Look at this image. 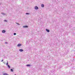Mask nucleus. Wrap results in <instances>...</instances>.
<instances>
[{"mask_svg":"<svg viewBox=\"0 0 75 75\" xmlns=\"http://www.w3.org/2000/svg\"><path fill=\"white\" fill-rule=\"evenodd\" d=\"M2 32L3 33H6V30H3Z\"/></svg>","mask_w":75,"mask_h":75,"instance_id":"2","label":"nucleus"},{"mask_svg":"<svg viewBox=\"0 0 75 75\" xmlns=\"http://www.w3.org/2000/svg\"><path fill=\"white\" fill-rule=\"evenodd\" d=\"M23 28H27L28 27V26H23Z\"/></svg>","mask_w":75,"mask_h":75,"instance_id":"5","label":"nucleus"},{"mask_svg":"<svg viewBox=\"0 0 75 75\" xmlns=\"http://www.w3.org/2000/svg\"><path fill=\"white\" fill-rule=\"evenodd\" d=\"M41 6L42 7H44V5L43 4H42L41 5Z\"/></svg>","mask_w":75,"mask_h":75,"instance_id":"6","label":"nucleus"},{"mask_svg":"<svg viewBox=\"0 0 75 75\" xmlns=\"http://www.w3.org/2000/svg\"><path fill=\"white\" fill-rule=\"evenodd\" d=\"M8 68H10V66H9V65H8Z\"/></svg>","mask_w":75,"mask_h":75,"instance_id":"12","label":"nucleus"},{"mask_svg":"<svg viewBox=\"0 0 75 75\" xmlns=\"http://www.w3.org/2000/svg\"><path fill=\"white\" fill-rule=\"evenodd\" d=\"M19 51L20 52H22V51H23V49H20Z\"/></svg>","mask_w":75,"mask_h":75,"instance_id":"3","label":"nucleus"},{"mask_svg":"<svg viewBox=\"0 0 75 75\" xmlns=\"http://www.w3.org/2000/svg\"><path fill=\"white\" fill-rule=\"evenodd\" d=\"M4 21H6V22H7V20H4Z\"/></svg>","mask_w":75,"mask_h":75,"instance_id":"16","label":"nucleus"},{"mask_svg":"<svg viewBox=\"0 0 75 75\" xmlns=\"http://www.w3.org/2000/svg\"><path fill=\"white\" fill-rule=\"evenodd\" d=\"M26 14H29V13H26Z\"/></svg>","mask_w":75,"mask_h":75,"instance_id":"15","label":"nucleus"},{"mask_svg":"<svg viewBox=\"0 0 75 75\" xmlns=\"http://www.w3.org/2000/svg\"><path fill=\"white\" fill-rule=\"evenodd\" d=\"M3 75H8V74L6 73H5L3 74Z\"/></svg>","mask_w":75,"mask_h":75,"instance_id":"8","label":"nucleus"},{"mask_svg":"<svg viewBox=\"0 0 75 75\" xmlns=\"http://www.w3.org/2000/svg\"><path fill=\"white\" fill-rule=\"evenodd\" d=\"M17 24H18V25H20V24H19V23H17Z\"/></svg>","mask_w":75,"mask_h":75,"instance_id":"17","label":"nucleus"},{"mask_svg":"<svg viewBox=\"0 0 75 75\" xmlns=\"http://www.w3.org/2000/svg\"><path fill=\"white\" fill-rule=\"evenodd\" d=\"M27 67H30V65H28V64H27L26 65Z\"/></svg>","mask_w":75,"mask_h":75,"instance_id":"9","label":"nucleus"},{"mask_svg":"<svg viewBox=\"0 0 75 75\" xmlns=\"http://www.w3.org/2000/svg\"><path fill=\"white\" fill-rule=\"evenodd\" d=\"M46 30L47 31V32H50V30H48L47 29H46Z\"/></svg>","mask_w":75,"mask_h":75,"instance_id":"7","label":"nucleus"},{"mask_svg":"<svg viewBox=\"0 0 75 75\" xmlns=\"http://www.w3.org/2000/svg\"><path fill=\"white\" fill-rule=\"evenodd\" d=\"M21 44H18L17 45L18 47H20V46H21Z\"/></svg>","mask_w":75,"mask_h":75,"instance_id":"4","label":"nucleus"},{"mask_svg":"<svg viewBox=\"0 0 75 75\" xmlns=\"http://www.w3.org/2000/svg\"><path fill=\"white\" fill-rule=\"evenodd\" d=\"M35 10H37L38 9V7L37 6H35Z\"/></svg>","mask_w":75,"mask_h":75,"instance_id":"1","label":"nucleus"},{"mask_svg":"<svg viewBox=\"0 0 75 75\" xmlns=\"http://www.w3.org/2000/svg\"><path fill=\"white\" fill-rule=\"evenodd\" d=\"M11 71L12 72H13V69H11Z\"/></svg>","mask_w":75,"mask_h":75,"instance_id":"10","label":"nucleus"},{"mask_svg":"<svg viewBox=\"0 0 75 75\" xmlns=\"http://www.w3.org/2000/svg\"><path fill=\"white\" fill-rule=\"evenodd\" d=\"M15 75H16V74H15Z\"/></svg>","mask_w":75,"mask_h":75,"instance_id":"19","label":"nucleus"},{"mask_svg":"<svg viewBox=\"0 0 75 75\" xmlns=\"http://www.w3.org/2000/svg\"><path fill=\"white\" fill-rule=\"evenodd\" d=\"M1 61V62H3V60H2Z\"/></svg>","mask_w":75,"mask_h":75,"instance_id":"18","label":"nucleus"},{"mask_svg":"<svg viewBox=\"0 0 75 75\" xmlns=\"http://www.w3.org/2000/svg\"><path fill=\"white\" fill-rule=\"evenodd\" d=\"M6 65H7L8 66V62H7L6 64Z\"/></svg>","mask_w":75,"mask_h":75,"instance_id":"13","label":"nucleus"},{"mask_svg":"<svg viewBox=\"0 0 75 75\" xmlns=\"http://www.w3.org/2000/svg\"><path fill=\"white\" fill-rule=\"evenodd\" d=\"M14 35H16V33H14Z\"/></svg>","mask_w":75,"mask_h":75,"instance_id":"11","label":"nucleus"},{"mask_svg":"<svg viewBox=\"0 0 75 75\" xmlns=\"http://www.w3.org/2000/svg\"><path fill=\"white\" fill-rule=\"evenodd\" d=\"M5 44H7V42H5Z\"/></svg>","mask_w":75,"mask_h":75,"instance_id":"14","label":"nucleus"}]
</instances>
